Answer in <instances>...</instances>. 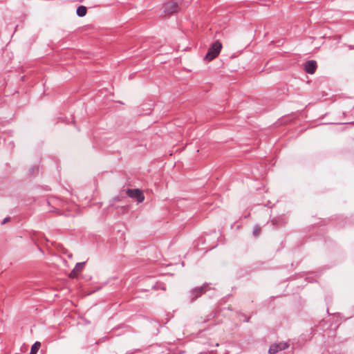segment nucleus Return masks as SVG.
<instances>
[{"label": "nucleus", "mask_w": 354, "mask_h": 354, "mask_svg": "<svg viewBox=\"0 0 354 354\" xmlns=\"http://www.w3.org/2000/svg\"><path fill=\"white\" fill-rule=\"evenodd\" d=\"M222 48V44L216 41L209 48L205 59L207 61H212L215 59L220 53Z\"/></svg>", "instance_id": "obj_1"}, {"label": "nucleus", "mask_w": 354, "mask_h": 354, "mask_svg": "<svg viewBox=\"0 0 354 354\" xmlns=\"http://www.w3.org/2000/svg\"><path fill=\"white\" fill-rule=\"evenodd\" d=\"M127 194L130 198H136L138 203H142L145 200V196L141 190L138 189H128Z\"/></svg>", "instance_id": "obj_2"}, {"label": "nucleus", "mask_w": 354, "mask_h": 354, "mask_svg": "<svg viewBox=\"0 0 354 354\" xmlns=\"http://www.w3.org/2000/svg\"><path fill=\"white\" fill-rule=\"evenodd\" d=\"M288 346L289 344L286 342L272 344L269 348V353L275 354L280 351L286 349Z\"/></svg>", "instance_id": "obj_3"}, {"label": "nucleus", "mask_w": 354, "mask_h": 354, "mask_svg": "<svg viewBox=\"0 0 354 354\" xmlns=\"http://www.w3.org/2000/svg\"><path fill=\"white\" fill-rule=\"evenodd\" d=\"M317 67V65L316 61L309 60L306 62L304 69L307 73L313 74L315 73Z\"/></svg>", "instance_id": "obj_4"}, {"label": "nucleus", "mask_w": 354, "mask_h": 354, "mask_svg": "<svg viewBox=\"0 0 354 354\" xmlns=\"http://www.w3.org/2000/svg\"><path fill=\"white\" fill-rule=\"evenodd\" d=\"M165 10L168 13L176 12L178 10V6L176 3L169 2L166 4Z\"/></svg>", "instance_id": "obj_5"}, {"label": "nucleus", "mask_w": 354, "mask_h": 354, "mask_svg": "<svg viewBox=\"0 0 354 354\" xmlns=\"http://www.w3.org/2000/svg\"><path fill=\"white\" fill-rule=\"evenodd\" d=\"M86 11H87L86 7H85L84 6H80L77 8L76 13H77V16L82 17L86 15Z\"/></svg>", "instance_id": "obj_6"}, {"label": "nucleus", "mask_w": 354, "mask_h": 354, "mask_svg": "<svg viewBox=\"0 0 354 354\" xmlns=\"http://www.w3.org/2000/svg\"><path fill=\"white\" fill-rule=\"evenodd\" d=\"M82 267H75L74 269L70 272L69 277L71 278H75L81 272Z\"/></svg>", "instance_id": "obj_7"}, {"label": "nucleus", "mask_w": 354, "mask_h": 354, "mask_svg": "<svg viewBox=\"0 0 354 354\" xmlns=\"http://www.w3.org/2000/svg\"><path fill=\"white\" fill-rule=\"evenodd\" d=\"M41 343L39 342H36L31 347L30 353V354H37L39 349L40 348Z\"/></svg>", "instance_id": "obj_8"}, {"label": "nucleus", "mask_w": 354, "mask_h": 354, "mask_svg": "<svg viewBox=\"0 0 354 354\" xmlns=\"http://www.w3.org/2000/svg\"><path fill=\"white\" fill-rule=\"evenodd\" d=\"M261 227H259L258 225L255 226L253 230L254 236H259L261 233Z\"/></svg>", "instance_id": "obj_9"}, {"label": "nucleus", "mask_w": 354, "mask_h": 354, "mask_svg": "<svg viewBox=\"0 0 354 354\" xmlns=\"http://www.w3.org/2000/svg\"><path fill=\"white\" fill-rule=\"evenodd\" d=\"M194 292H196V297L200 296L201 295L203 294V288H197L196 289Z\"/></svg>", "instance_id": "obj_10"}, {"label": "nucleus", "mask_w": 354, "mask_h": 354, "mask_svg": "<svg viewBox=\"0 0 354 354\" xmlns=\"http://www.w3.org/2000/svg\"><path fill=\"white\" fill-rule=\"evenodd\" d=\"M10 220V218L9 217H6L4 218L3 221L2 222L3 224L6 223V222H8V221Z\"/></svg>", "instance_id": "obj_11"}, {"label": "nucleus", "mask_w": 354, "mask_h": 354, "mask_svg": "<svg viewBox=\"0 0 354 354\" xmlns=\"http://www.w3.org/2000/svg\"><path fill=\"white\" fill-rule=\"evenodd\" d=\"M84 262H77V263H76L75 266H84Z\"/></svg>", "instance_id": "obj_12"}, {"label": "nucleus", "mask_w": 354, "mask_h": 354, "mask_svg": "<svg viewBox=\"0 0 354 354\" xmlns=\"http://www.w3.org/2000/svg\"><path fill=\"white\" fill-rule=\"evenodd\" d=\"M349 48H350V49H354V46H349Z\"/></svg>", "instance_id": "obj_13"}]
</instances>
